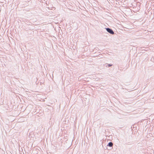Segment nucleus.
I'll return each instance as SVG.
<instances>
[{"instance_id": "nucleus-2", "label": "nucleus", "mask_w": 154, "mask_h": 154, "mask_svg": "<svg viewBox=\"0 0 154 154\" xmlns=\"http://www.w3.org/2000/svg\"><path fill=\"white\" fill-rule=\"evenodd\" d=\"M113 144L112 142H109L108 143L107 146L108 147H112Z\"/></svg>"}, {"instance_id": "nucleus-3", "label": "nucleus", "mask_w": 154, "mask_h": 154, "mask_svg": "<svg viewBox=\"0 0 154 154\" xmlns=\"http://www.w3.org/2000/svg\"><path fill=\"white\" fill-rule=\"evenodd\" d=\"M106 64H107V65L106 66V67L107 66L108 67H110V66H112V64H108V63H106Z\"/></svg>"}, {"instance_id": "nucleus-1", "label": "nucleus", "mask_w": 154, "mask_h": 154, "mask_svg": "<svg viewBox=\"0 0 154 154\" xmlns=\"http://www.w3.org/2000/svg\"><path fill=\"white\" fill-rule=\"evenodd\" d=\"M105 29L106 30V31L112 35H114V32L113 31L111 28H105Z\"/></svg>"}]
</instances>
